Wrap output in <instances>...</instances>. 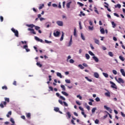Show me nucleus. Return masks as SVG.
I'll list each match as a JSON object with an SVG mask.
<instances>
[{
    "mask_svg": "<svg viewBox=\"0 0 125 125\" xmlns=\"http://www.w3.org/2000/svg\"><path fill=\"white\" fill-rule=\"evenodd\" d=\"M94 11L96 12V13H97V14H99V12L97 10V8L96 7H94Z\"/></svg>",
    "mask_w": 125,
    "mask_h": 125,
    "instance_id": "obj_45",
    "label": "nucleus"
},
{
    "mask_svg": "<svg viewBox=\"0 0 125 125\" xmlns=\"http://www.w3.org/2000/svg\"><path fill=\"white\" fill-rule=\"evenodd\" d=\"M103 76H104V77H105V78H108L109 77V75H108V74L106 73H103Z\"/></svg>",
    "mask_w": 125,
    "mask_h": 125,
    "instance_id": "obj_21",
    "label": "nucleus"
},
{
    "mask_svg": "<svg viewBox=\"0 0 125 125\" xmlns=\"http://www.w3.org/2000/svg\"><path fill=\"white\" fill-rule=\"evenodd\" d=\"M61 87L62 88L63 91H65V90H66V88H65V86L64 85H61Z\"/></svg>",
    "mask_w": 125,
    "mask_h": 125,
    "instance_id": "obj_32",
    "label": "nucleus"
},
{
    "mask_svg": "<svg viewBox=\"0 0 125 125\" xmlns=\"http://www.w3.org/2000/svg\"><path fill=\"white\" fill-rule=\"evenodd\" d=\"M88 53L89 54H90V55H91V56H94V54H93V53H92V52H91V51H88Z\"/></svg>",
    "mask_w": 125,
    "mask_h": 125,
    "instance_id": "obj_42",
    "label": "nucleus"
},
{
    "mask_svg": "<svg viewBox=\"0 0 125 125\" xmlns=\"http://www.w3.org/2000/svg\"><path fill=\"white\" fill-rule=\"evenodd\" d=\"M69 62L71 63V64H73V63H74L75 62V61H74V60L73 59H70L69 60Z\"/></svg>",
    "mask_w": 125,
    "mask_h": 125,
    "instance_id": "obj_47",
    "label": "nucleus"
},
{
    "mask_svg": "<svg viewBox=\"0 0 125 125\" xmlns=\"http://www.w3.org/2000/svg\"><path fill=\"white\" fill-rule=\"evenodd\" d=\"M74 36H75V37H77V29L76 28L74 29Z\"/></svg>",
    "mask_w": 125,
    "mask_h": 125,
    "instance_id": "obj_30",
    "label": "nucleus"
},
{
    "mask_svg": "<svg viewBox=\"0 0 125 125\" xmlns=\"http://www.w3.org/2000/svg\"><path fill=\"white\" fill-rule=\"evenodd\" d=\"M11 114H12L11 111H9L8 113V114L6 115V117H7V118H9V115H10V116H11Z\"/></svg>",
    "mask_w": 125,
    "mask_h": 125,
    "instance_id": "obj_35",
    "label": "nucleus"
},
{
    "mask_svg": "<svg viewBox=\"0 0 125 125\" xmlns=\"http://www.w3.org/2000/svg\"><path fill=\"white\" fill-rule=\"evenodd\" d=\"M10 122L12 123V124H13V125H14L15 124V122L14 121V119H13V118H10Z\"/></svg>",
    "mask_w": 125,
    "mask_h": 125,
    "instance_id": "obj_34",
    "label": "nucleus"
},
{
    "mask_svg": "<svg viewBox=\"0 0 125 125\" xmlns=\"http://www.w3.org/2000/svg\"><path fill=\"white\" fill-rule=\"evenodd\" d=\"M82 15H83V16H85V14L83 13V11H81L80 14H79V16H80V17H82Z\"/></svg>",
    "mask_w": 125,
    "mask_h": 125,
    "instance_id": "obj_24",
    "label": "nucleus"
},
{
    "mask_svg": "<svg viewBox=\"0 0 125 125\" xmlns=\"http://www.w3.org/2000/svg\"><path fill=\"white\" fill-rule=\"evenodd\" d=\"M83 65L84 67H88V65H87V64L85 63H83Z\"/></svg>",
    "mask_w": 125,
    "mask_h": 125,
    "instance_id": "obj_62",
    "label": "nucleus"
},
{
    "mask_svg": "<svg viewBox=\"0 0 125 125\" xmlns=\"http://www.w3.org/2000/svg\"><path fill=\"white\" fill-rule=\"evenodd\" d=\"M71 3H72V1H70L67 3L66 6L67 8H70V6L71 5Z\"/></svg>",
    "mask_w": 125,
    "mask_h": 125,
    "instance_id": "obj_22",
    "label": "nucleus"
},
{
    "mask_svg": "<svg viewBox=\"0 0 125 125\" xmlns=\"http://www.w3.org/2000/svg\"><path fill=\"white\" fill-rule=\"evenodd\" d=\"M26 117L28 119H31V113H27Z\"/></svg>",
    "mask_w": 125,
    "mask_h": 125,
    "instance_id": "obj_38",
    "label": "nucleus"
},
{
    "mask_svg": "<svg viewBox=\"0 0 125 125\" xmlns=\"http://www.w3.org/2000/svg\"><path fill=\"white\" fill-rule=\"evenodd\" d=\"M63 39H64V33L63 32H62V35L60 39V41L62 42V41H63Z\"/></svg>",
    "mask_w": 125,
    "mask_h": 125,
    "instance_id": "obj_19",
    "label": "nucleus"
},
{
    "mask_svg": "<svg viewBox=\"0 0 125 125\" xmlns=\"http://www.w3.org/2000/svg\"><path fill=\"white\" fill-rule=\"evenodd\" d=\"M21 43L22 44H25L23 45L22 48L23 49H25L26 52H29V51H30V49L28 48V43H27V41H21V42H19V44H18V46L21 45Z\"/></svg>",
    "mask_w": 125,
    "mask_h": 125,
    "instance_id": "obj_1",
    "label": "nucleus"
},
{
    "mask_svg": "<svg viewBox=\"0 0 125 125\" xmlns=\"http://www.w3.org/2000/svg\"><path fill=\"white\" fill-rule=\"evenodd\" d=\"M105 113H107V115H109V118L110 119H112V115H111V114H110V113H109L107 111H105Z\"/></svg>",
    "mask_w": 125,
    "mask_h": 125,
    "instance_id": "obj_55",
    "label": "nucleus"
},
{
    "mask_svg": "<svg viewBox=\"0 0 125 125\" xmlns=\"http://www.w3.org/2000/svg\"><path fill=\"white\" fill-rule=\"evenodd\" d=\"M34 38H35V40L37 42H43V41H42V39H40L38 37L35 36Z\"/></svg>",
    "mask_w": 125,
    "mask_h": 125,
    "instance_id": "obj_8",
    "label": "nucleus"
},
{
    "mask_svg": "<svg viewBox=\"0 0 125 125\" xmlns=\"http://www.w3.org/2000/svg\"><path fill=\"white\" fill-rule=\"evenodd\" d=\"M76 104H77V105H79V106H81V104L78 101H76Z\"/></svg>",
    "mask_w": 125,
    "mask_h": 125,
    "instance_id": "obj_58",
    "label": "nucleus"
},
{
    "mask_svg": "<svg viewBox=\"0 0 125 125\" xmlns=\"http://www.w3.org/2000/svg\"><path fill=\"white\" fill-rule=\"evenodd\" d=\"M77 98H79L80 100L83 99V97L81 96V95H78L77 96Z\"/></svg>",
    "mask_w": 125,
    "mask_h": 125,
    "instance_id": "obj_44",
    "label": "nucleus"
},
{
    "mask_svg": "<svg viewBox=\"0 0 125 125\" xmlns=\"http://www.w3.org/2000/svg\"><path fill=\"white\" fill-rule=\"evenodd\" d=\"M96 107H94L92 109V113L93 114L94 113H95V111H96Z\"/></svg>",
    "mask_w": 125,
    "mask_h": 125,
    "instance_id": "obj_40",
    "label": "nucleus"
},
{
    "mask_svg": "<svg viewBox=\"0 0 125 125\" xmlns=\"http://www.w3.org/2000/svg\"><path fill=\"white\" fill-rule=\"evenodd\" d=\"M0 19L1 22H2L3 21V17L1 16H0Z\"/></svg>",
    "mask_w": 125,
    "mask_h": 125,
    "instance_id": "obj_60",
    "label": "nucleus"
},
{
    "mask_svg": "<svg viewBox=\"0 0 125 125\" xmlns=\"http://www.w3.org/2000/svg\"><path fill=\"white\" fill-rule=\"evenodd\" d=\"M115 80L116 81H117V83H125V82L123 81V80L122 78H118V79H117V78H115Z\"/></svg>",
    "mask_w": 125,
    "mask_h": 125,
    "instance_id": "obj_3",
    "label": "nucleus"
},
{
    "mask_svg": "<svg viewBox=\"0 0 125 125\" xmlns=\"http://www.w3.org/2000/svg\"><path fill=\"white\" fill-rule=\"evenodd\" d=\"M121 6H122L120 4H117V5H115L116 8H117V7H118V8H121Z\"/></svg>",
    "mask_w": 125,
    "mask_h": 125,
    "instance_id": "obj_46",
    "label": "nucleus"
},
{
    "mask_svg": "<svg viewBox=\"0 0 125 125\" xmlns=\"http://www.w3.org/2000/svg\"><path fill=\"white\" fill-rule=\"evenodd\" d=\"M5 102H7V103H9V98H4Z\"/></svg>",
    "mask_w": 125,
    "mask_h": 125,
    "instance_id": "obj_33",
    "label": "nucleus"
},
{
    "mask_svg": "<svg viewBox=\"0 0 125 125\" xmlns=\"http://www.w3.org/2000/svg\"><path fill=\"white\" fill-rule=\"evenodd\" d=\"M95 100L97 102H99V101H100V99L99 97H97L95 99Z\"/></svg>",
    "mask_w": 125,
    "mask_h": 125,
    "instance_id": "obj_56",
    "label": "nucleus"
},
{
    "mask_svg": "<svg viewBox=\"0 0 125 125\" xmlns=\"http://www.w3.org/2000/svg\"><path fill=\"white\" fill-rule=\"evenodd\" d=\"M57 24L58 25V26H63V21H57Z\"/></svg>",
    "mask_w": 125,
    "mask_h": 125,
    "instance_id": "obj_10",
    "label": "nucleus"
},
{
    "mask_svg": "<svg viewBox=\"0 0 125 125\" xmlns=\"http://www.w3.org/2000/svg\"><path fill=\"white\" fill-rule=\"evenodd\" d=\"M120 72H121V74L124 76V77H125V70H124V69H121Z\"/></svg>",
    "mask_w": 125,
    "mask_h": 125,
    "instance_id": "obj_16",
    "label": "nucleus"
},
{
    "mask_svg": "<svg viewBox=\"0 0 125 125\" xmlns=\"http://www.w3.org/2000/svg\"><path fill=\"white\" fill-rule=\"evenodd\" d=\"M62 94H63V95H65V96H68L69 95V94H68V93H67L65 91H62Z\"/></svg>",
    "mask_w": 125,
    "mask_h": 125,
    "instance_id": "obj_20",
    "label": "nucleus"
},
{
    "mask_svg": "<svg viewBox=\"0 0 125 125\" xmlns=\"http://www.w3.org/2000/svg\"><path fill=\"white\" fill-rule=\"evenodd\" d=\"M60 98H61V99H62V100H63L64 101H65V100H66V99H65V98H64L62 96H60Z\"/></svg>",
    "mask_w": 125,
    "mask_h": 125,
    "instance_id": "obj_51",
    "label": "nucleus"
},
{
    "mask_svg": "<svg viewBox=\"0 0 125 125\" xmlns=\"http://www.w3.org/2000/svg\"><path fill=\"white\" fill-rule=\"evenodd\" d=\"M6 105V102H2L0 104V107L1 108H4V106Z\"/></svg>",
    "mask_w": 125,
    "mask_h": 125,
    "instance_id": "obj_4",
    "label": "nucleus"
},
{
    "mask_svg": "<svg viewBox=\"0 0 125 125\" xmlns=\"http://www.w3.org/2000/svg\"><path fill=\"white\" fill-rule=\"evenodd\" d=\"M57 76L58 77H60V78H61V79H62V75L61 74V73H59V72H58L57 73Z\"/></svg>",
    "mask_w": 125,
    "mask_h": 125,
    "instance_id": "obj_27",
    "label": "nucleus"
},
{
    "mask_svg": "<svg viewBox=\"0 0 125 125\" xmlns=\"http://www.w3.org/2000/svg\"><path fill=\"white\" fill-rule=\"evenodd\" d=\"M119 59L120 60H121V61H125V58L122 56H119Z\"/></svg>",
    "mask_w": 125,
    "mask_h": 125,
    "instance_id": "obj_36",
    "label": "nucleus"
},
{
    "mask_svg": "<svg viewBox=\"0 0 125 125\" xmlns=\"http://www.w3.org/2000/svg\"><path fill=\"white\" fill-rule=\"evenodd\" d=\"M53 35L54 37H59V35H60V32L58 31H57L56 32H54Z\"/></svg>",
    "mask_w": 125,
    "mask_h": 125,
    "instance_id": "obj_7",
    "label": "nucleus"
},
{
    "mask_svg": "<svg viewBox=\"0 0 125 125\" xmlns=\"http://www.w3.org/2000/svg\"><path fill=\"white\" fill-rule=\"evenodd\" d=\"M104 108L107 110V111H108L109 113H112V109H111V108L108 107L106 105H104Z\"/></svg>",
    "mask_w": 125,
    "mask_h": 125,
    "instance_id": "obj_6",
    "label": "nucleus"
},
{
    "mask_svg": "<svg viewBox=\"0 0 125 125\" xmlns=\"http://www.w3.org/2000/svg\"><path fill=\"white\" fill-rule=\"evenodd\" d=\"M2 89H5V90H6L7 89V86H2Z\"/></svg>",
    "mask_w": 125,
    "mask_h": 125,
    "instance_id": "obj_53",
    "label": "nucleus"
},
{
    "mask_svg": "<svg viewBox=\"0 0 125 125\" xmlns=\"http://www.w3.org/2000/svg\"><path fill=\"white\" fill-rule=\"evenodd\" d=\"M92 58H93V59H94V60H95V62H99V60L98 59V58L97 57H96V56H93V57H92Z\"/></svg>",
    "mask_w": 125,
    "mask_h": 125,
    "instance_id": "obj_15",
    "label": "nucleus"
},
{
    "mask_svg": "<svg viewBox=\"0 0 125 125\" xmlns=\"http://www.w3.org/2000/svg\"><path fill=\"white\" fill-rule=\"evenodd\" d=\"M100 32H101V34H105V30H104V28H102L100 30Z\"/></svg>",
    "mask_w": 125,
    "mask_h": 125,
    "instance_id": "obj_28",
    "label": "nucleus"
},
{
    "mask_svg": "<svg viewBox=\"0 0 125 125\" xmlns=\"http://www.w3.org/2000/svg\"><path fill=\"white\" fill-rule=\"evenodd\" d=\"M11 31L12 32H13V33H15V36L17 37V38H18L19 37V32H18V30H15L14 28H12Z\"/></svg>",
    "mask_w": 125,
    "mask_h": 125,
    "instance_id": "obj_2",
    "label": "nucleus"
},
{
    "mask_svg": "<svg viewBox=\"0 0 125 125\" xmlns=\"http://www.w3.org/2000/svg\"><path fill=\"white\" fill-rule=\"evenodd\" d=\"M78 67H80V68L82 69V70H83V69H84V67L83 66V65L82 64H79L78 65Z\"/></svg>",
    "mask_w": 125,
    "mask_h": 125,
    "instance_id": "obj_39",
    "label": "nucleus"
},
{
    "mask_svg": "<svg viewBox=\"0 0 125 125\" xmlns=\"http://www.w3.org/2000/svg\"><path fill=\"white\" fill-rule=\"evenodd\" d=\"M94 77L96 78V79H98V78H99V74L97 72H95L94 73Z\"/></svg>",
    "mask_w": 125,
    "mask_h": 125,
    "instance_id": "obj_13",
    "label": "nucleus"
},
{
    "mask_svg": "<svg viewBox=\"0 0 125 125\" xmlns=\"http://www.w3.org/2000/svg\"><path fill=\"white\" fill-rule=\"evenodd\" d=\"M121 115L122 117H123V118H125V114L123 112H121Z\"/></svg>",
    "mask_w": 125,
    "mask_h": 125,
    "instance_id": "obj_63",
    "label": "nucleus"
},
{
    "mask_svg": "<svg viewBox=\"0 0 125 125\" xmlns=\"http://www.w3.org/2000/svg\"><path fill=\"white\" fill-rule=\"evenodd\" d=\"M104 4L106 5H104V7H105V8H107L108 11H109V12H111V9H110L109 8V7H108L109 4L107 2H104Z\"/></svg>",
    "mask_w": 125,
    "mask_h": 125,
    "instance_id": "obj_9",
    "label": "nucleus"
},
{
    "mask_svg": "<svg viewBox=\"0 0 125 125\" xmlns=\"http://www.w3.org/2000/svg\"><path fill=\"white\" fill-rule=\"evenodd\" d=\"M108 55L110 56V57H113V56H114V54H113V52H109Z\"/></svg>",
    "mask_w": 125,
    "mask_h": 125,
    "instance_id": "obj_26",
    "label": "nucleus"
},
{
    "mask_svg": "<svg viewBox=\"0 0 125 125\" xmlns=\"http://www.w3.org/2000/svg\"><path fill=\"white\" fill-rule=\"evenodd\" d=\"M85 57L87 60H89V58H90V56L88 54H85Z\"/></svg>",
    "mask_w": 125,
    "mask_h": 125,
    "instance_id": "obj_23",
    "label": "nucleus"
},
{
    "mask_svg": "<svg viewBox=\"0 0 125 125\" xmlns=\"http://www.w3.org/2000/svg\"><path fill=\"white\" fill-rule=\"evenodd\" d=\"M82 114L84 117V118H86V114H84V111H82Z\"/></svg>",
    "mask_w": 125,
    "mask_h": 125,
    "instance_id": "obj_50",
    "label": "nucleus"
},
{
    "mask_svg": "<svg viewBox=\"0 0 125 125\" xmlns=\"http://www.w3.org/2000/svg\"><path fill=\"white\" fill-rule=\"evenodd\" d=\"M72 36L70 37V40L69 41V42L68 43V45H67V46H71V45H72V43H73V40L72 39Z\"/></svg>",
    "mask_w": 125,
    "mask_h": 125,
    "instance_id": "obj_12",
    "label": "nucleus"
},
{
    "mask_svg": "<svg viewBox=\"0 0 125 125\" xmlns=\"http://www.w3.org/2000/svg\"><path fill=\"white\" fill-rule=\"evenodd\" d=\"M111 25H112V28H116L117 26V24L114 21H111Z\"/></svg>",
    "mask_w": 125,
    "mask_h": 125,
    "instance_id": "obj_18",
    "label": "nucleus"
},
{
    "mask_svg": "<svg viewBox=\"0 0 125 125\" xmlns=\"http://www.w3.org/2000/svg\"><path fill=\"white\" fill-rule=\"evenodd\" d=\"M54 111H55V112H59V108L58 107H54Z\"/></svg>",
    "mask_w": 125,
    "mask_h": 125,
    "instance_id": "obj_48",
    "label": "nucleus"
},
{
    "mask_svg": "<svg viewBox=\"0 0 125 125\" xmlns=\"http://www.w3.org/2000/svg\"><path fill=\"white\" fill-rule=\"evenodd\" d=\"M94 41L95 42V43H96V44L99 45V41L95 38H94Z\"/></svg>",
    "mask_w": 125,
    "mask_h": 125,
    "instance_id": "obj_17",
    "label": "nucleus"
},
{
    "mask_svg": "<svg viewBox=\"0 0 125 125\" xmlns=\"http://www.w3.org/2000/svg\"><path fill=\"white\" fill-rule=\"evenodd\" d=\"M110 83L112 84L111 87H112V88H115V89H117V86L115 83L111 81L110 82Z\"/></svg>",
    "mask_w": 125,
    "mask_h": 125,
    "instance_id": "obj_5",
    "label": "nucleus"
},
{
    "mask_svg": "<svg viewBox=\"0 0 125 125\" xmlns=\"http://www.w3.org/2000/svg\"><path fill=\"white\" fill-rule=\"evenodd\" d=\"M34 27H35V30H36L37 31H39V30H40V29H41V27H39V26H35V25L34 24H32V28H34Z\"/></svg>",
    "mask_w": 125,
    "mask_h": 125,
    "instance_id": "obj_11",
    "label": "nucleus"
},
{
    "mask_svg": "<svg viewBox=\"0 0 125 125\" xmlns=\"http://www.w3.org/2000/svg\"><path fill=\"white\" fill-rule=\"evenodd\" d=\"M85 79H86V80H87V81H88V82H89L90 83H91V82H92V80L90 79L87 77H85Z\"/></svg>",
    "mask_w": 125,
    "mask_h": 125,
    "instance_id": "obj_31",
    "label": "nucleus"
},
{
    "mask_svg": "<svg viewBox=\"0 0 125 125\" xmlns=\"http://www.w3.org/2000/svg\"><path fill=\"white\" fill-rule=\"evenodd\" d=\"M52 6H53V7H57V4L53 3L52 4Z\"/></svg>",
    "mask_w": 125,
    "mask_h": 125,
    "instance_id": "obj_64",
    "label": "nucleus"
},
{
    "mask_svg": "<svg viewBox=\"0 0 125 125\" xmlns=\"http://www.w3.org/2000/svg\"><path fill=\"white\" fill-rule=\"evenodd\" d=\"M95 124H96L97 125H98L99 124V120L96 119L95 121Z\"/></svg>",
    "mask_w": 125,
    "mask_h": 125,
    "instance_id": "obj_49",
    "label": "nucleus"
},
{
    "mask_svg": "<svg viewBox=\"0 0 125 125\" xmlns=\"http://www.w3.org/2000/svg\"><path fill=\"white\" fill-rule=\"evenodd\" d=\"M37 66H38V67H40V68L42 67V64H41L40 62H37Z\"/></svg>",
    "mask_w": 125,
    "mask_h": 125,
    "instance_id": "obj_37",
    "label": "nucleus"
},
{
    "mask_svg": "<svg viewBox=\"0 0 125 125\" xmlns=\"http://www.w3.org/2000/svg\"><path fill=\"white\" fill-rule=\"evenodd\" d=\"M63 103L64 106H65L66 107H68V104H67L66 102H63Z\"/></svg>",
    "mask_w": 125,
    "mask_h": 125,
    "instance_id": "obj_54",
    "label": "nucleus"
},
{
    "mask_svg": "<svg viewBox=\"0 0 125 125\" xmlns=\"http://www.w3.org/2000/svg\"><path fill=\"white\" fill-rule=\"evenodd\" d=\"M89 30H90V31H93V27L88 26Z\"/></svg>",
    "mask_w": 125,
    "mask_h": 125,
    "instance_id": "obj_59",
    "label": "nucleus"
},
{
    "mask_svg": "<svg viewBox=\"0 0 125 125\" xmlns=\"http://www.w3.org/2000/svg\"><path fill=\"white\" fill-rule=\"evenodd\" d=\"M44 7V4H42V5H40V6L39 7V9H42Z\"/></svg>",
    "mask_w": 125,
    "mask_h": 125,
    "instance_id": "obj_29",
    "label": "nucleus"
},
{
    "mask_svg": "<svg viewBox=\"0 0 125 125\" xmlns=\"http://www.w3.org/2000/svg\"><path fill=\"white\" fill-rule=\"evenodd\" d=\"M81 38L83 41H85V38H84V36L83 34V33H81Z\"/></svg>",
    "mask_w": 125,
    "mask_h": 125,
    "instance_id": "obj_43",
    "label": "nucleus"
},
{
    "mask_svg": "<svg viewBox=\"0 0 125 125\" xmlns=\"http://www.w3.org/2000/svg\"><path fill=\"white\" fill-rule=\"evenodd\" d=\"M77 3H78V4H79V5L80 6H83V4L82 3H81L80 2H78Z\"/></svg>",
    "mask_w": 125,
    "mask_h": 125,
    "instance_id": "obj_57",
    "label": "nucleus"
},
{
    "mask_svg": "<svg viewBox=\"0 0 125 125\" xmlns=\"http://www.w3.org/2000/svg\"><path fill=\"white\" fill-rule=\"evenodd\" d=\"M104 95L105 96H107V97H110L111 96L110 92H109L108 91H107V92L104 93Z\"/></svg>",
    "mask_w": 125,
    "mask_h": 125,
    "instance_id": "obj_14",
    "label": "nucleus"
},
{
    "mask_svg": "<svg viewBox=\"0 0 125 125\" xmlns=\"http://www.w3.org/2000/svg\"><path fill=\"white\" fill-rule=\"evenodd\" d=\"M65 82L66 83H71V81H70L69 79L65 80Z\"/></svg>",
    "mask_w": 125,
    "mask_h": 125,
    "instance_id": "obj_41",
    "label": "nucleus"
},
{
    "mask_svg": "<svg viewBox=\"0 0 125 125\" xmlns=\"http://www.w3.org/2000/svg\"><path fill=\"white\" fill-rule=\"evenodd\" d=\"M59 103H60V104H61V105H63V102H62V100H59Z\"/></svg>",
    "mask_w": 125,
    "mask_h": 125,
    "instance_id": "obj_61",
    "label": "nucleus"
},
{
    "mask_svg": "<svg viewBox=\"0 0 125 125\" xmlns=\"http://www.w3.org/2000/svg\"><path fill=\"white\" fill-rule=\"evenodd\" d=\"M66 115H67V117H68V119H71V113L70 112H67Z\"/></svg>",
    "mask_w": 125,
    "mask_h": 125,
    "instance_id": "obj_25",
    "label": "nucleus"
},
{
    "mask_svg": "<svg viewBox=\"0 0 125 125\" xmlns=\"http://www.w3.org/2000/svg\"><path fill=\"white\" fill-rule=\"evenodd\" d=\"M112 73H113V74H114V75H117V72L116 71V70H112Z\"/></svg>",
    "mask_w": 125,
    "mask_h": 125,
    "instance_id": "obj_52",
    "label": "nucleus"
}]
</instances>
